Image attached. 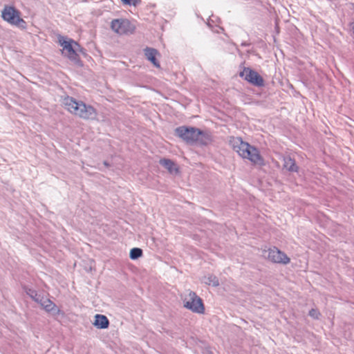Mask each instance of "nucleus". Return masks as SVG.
Wrapping results in <instances>:
<instances>
[{"mask_svg": "<svg viewBox=\"0 0 354 354\" xmlns=\"http://www.w3.org/2000/svg\"><path fill=\"white\" fill-rule=\"evenodd\" d=\"M64 108L71 114L84 120L97 119V111L91 105L82 101L77 100L73 97L67 96L63 100Z\"/></svg>", "mask_w": 354, "mask_h": 354, "instance_id": "f257e3e1", "label": "nucleus"}, {"mask_svg": "<svg viewBox=\"0 0 354 354\" xmlns=\"http://www.w3.org/2000/svg\"><path fill=\"white\" fill-rule=\"evenodd\" d=\"M233 149L243 158L248 160L254 165L263 166L264 158L257 148L244 142L241 138L231 140Z\"/></svg>", "mask_w": 354, "mask_h": 354, "instance_id": "f03ea898", "label": "nucleus"}, {"mask_svg": "<svg viewBox=\"0 0 354 354\" xmlns=\"http://www.w3.org/2000/svg\"><path fill=\"white\" fill-rule=\"evenodd\" d=\"M175 131L179 138L188 143L207 145L210 141V136L207 132L195 127L182 126L176 128Z\"/></svg>", "mask_w": 354, "mask_h": 354, "instance_id": "7ed1b4c3", "label": "nucleus"}, {"mask_svg": "<svg viewBox=\"0 0 354 354\" xmlns=\"http://www.w3.org/2000/svg\"><path fill=\"white\" fill-rule=\"evenodd\" d=\"M183 306L194 313L204 314L205 306L203 300L196 292L188 290L182 297Z\"/></svg>", "mask_w": 354, "mask_h": 354, "instance_id": "20e7f679", "label": "nucleus"}, {"mask_svg": "<svg viewBox=\"0 0 354 354\" xmlns=\"http://www.w3.org/2000/svg\"><path fill=\"white\" fill-rule=\"evenodd\" d=\"M2 19L8 24L25 29L26 22L21 17L20 12L13 6H5L1 12Z\"/></svg>", "mask_w": 354, "mask_h": 354, "instance_id": "39448f33", "label": "nucleus"}, {"mask_svg": "<svg viewBox=\"0 0 354 354\" xmlns=\"http://www.w3.org/2000/svg\"><path fill=\"white\" fill-rule=\"evenodd\" d=\"M59 44L62 46V54L71 60H77V53L79 44L71 39H66L63 36L58 37Z\"/></svg>", "mask_w": 354, "mask_h": 354, "instance_id": "423d86ee", "label": "nucleus"}, {"mask_svg": "<svg viewBox=\"0 0 354 354\" xmlns=\"http://www.w3.org/2000/svg\"><path fill=\"white\" fill-rule=\"evenodd\" d=\"M111 30L118 35H130L135 31L136 27L127 19H115L111 22Z\"/></svg>", "mask_w": 354, "mask_h": 354, "instance_id": "0eeeda50", "label": "nucleus"}, {"mask_svg": "<svg viewBox=\"0 0 354 354\" xmlns=\"http://www.w3.org/2000/svg\"><path fill=\"white\" fill-rule=\"evenodd\" d=\"M239 76L245 81L256 86H263L264 85L263 78L255 71L248 67H244L240 72Z\"/></svg>", "mask_w": 354, "mask_h": 354, "instance_id": "6e6552de", "label": "nucleus"}, {"mask_svg": "<svg viewBox=\"0 0 354 354\" xmlns=\"http://www.w3.org/2000/svg\"><path fill=\"white\" fill-rule=\"evenodd\" d=\"M268 259L277 264L287 265L290 262V259L286 253L274 246L268 250Z\"/></svg>", "mask_w": 354, "mask_h": 354, "instance_id": "1a4fd4ad", "label": "nucleus"}, {"mask_svg": "<svg viewBox=\"0 0 354 354\" xmlns=\"http://www.w3.org/2000/svg\"><path fill=\"white\" fill-rule=\"evenodd\" d=\"M93 325L97 328H107L109 325V321L105 315L97 314L95 316Z\"/></svg>", "mask_w": 354, "mask_h": 354, "instance_id": "9d476101", "label": "nucleus"}, {"mask_svg": "<svg viewBox=\"0 0 354 354\" xmlns=\"http://www.w3.org/2000/svg\"><path fill=\"white\" fill-rule=\"evenodd\" d=\"M158 54L157 50L151 48H147L145 50V55L148 60H149L155 66L160 67L159 62L156 59V56Z\"/></svg>", "mask_w": 354, "mask_h": 354, "instance_id": "9b49d317", "label": "nucleus"}, {"mask_svg": "<svg viewBox=\"0 0 354 354\" xmlns=\"http://www.w3.org/2000/svg\"><path fill=\"white\" fill-rule=\"evenodd\" d=\"M160 164L162 166H164L169 173L173 174H177L179 171L178 167L177 165L171 160L169 159H160Z\"/></svg>", "mask_w": 354, "mask_h": 354, "instance_id": "f8f14e48", "label": "nucleus"}, {"mask_svg": "<svg viewBox=\"0 0 354 354\" xmlns=\"http://www.w3.org/2000/svg\"><path fill=\"white\" fill-rule=\"evenodd\" d=\"M283 167L290 171H297L298 167L297 166L295 160L290 157H286L283 159Z\"/></svg>", "mask_w": 354, "mask_h": 354, "instance_id": "ddd939ff", "label": "nucleus"}, {"mask_svg": "<svg viewBox=\"0 0 354 354\" xmlns=\"http://www.w3.org/2000/svg\"><path fill=\"white\" fill-rule=\"evenodd\" d=\"M41 305L47 312H52L56 310L57 312L59 311L57 306L50 299H46L44 300L42 302H41Z\"/></svg>", "mask_w": 354, "mask_h": 354, "instance_id": "4468645a", "label": "nucleus"}, {"mask_svg": "<svg viewBox=\"0 0 354 354\" xmlns=\"http://www.w3.org/2000/svg\"><path fill=\"white\" fill-rule=\"evenodd\" d=\"M142 255V250L138 248H134L130 251V258L131 259H136Z\"/></svg>", "mask_w": 354, "mask_h": 354, "instance_id": "2eb2a0df", "label": "nucleus"}, {"mask_svg": "<svg viewBox=\"0 0 354 354\" xmlns=\"http://www.w3.org/2000/svg\"><path fill=\"white\" fill-rule=\"evenodd\" d=\"M121 1L124 6H133L134 7L141 3V0H121Z\"/></svg>", "mask_w": 354, "mask_h": 354, "instance_id": "dca6fc26", "label": "nucleus"}, {"mask_svg": "<svg viewBox=\"0 0 354 354\" xmlns=\"http://www.w3.org/2000/svg\"><path fill=\"white\" fill-rule=\"evenodd\" d=\"M320 313L317 309L313 308L309 311V315L314 319H319L320 317Z\"/></svg>", "mask_w": 354, "mask_h": 354, "instance_id": "f3484780", "label": "nucleus"}, {"mask_svg": "<svg viewBox=\"0 0 354 354\" xmlns=\"http://www.w3.org/2000/svg\"><path fill=\"white\" fill-rule=\"evenodd\" d=\"M212 284L214 286H218V281L216 278H214V280L213 281Z\"/></svg>", "mask_w": 354, "mask_h": 354, "instance_id": "a211bd4d", "label": "nucleus"}, {"mask_svg": "<svg viewBox=\"0 0 354 354\" xmlns=\"http://www.w3.org/2000/svg\"><path fill=\"white\" fill-rule=\"evenodd\" d=\"M351 28H352V30H353V31L354 32V21L351 24Z\"/></svg>", "mask_w": 354, "mask_h": 354, "instance_id": "6ab92c4d", "label": "nucleus"}]
</instances>
